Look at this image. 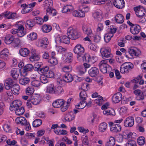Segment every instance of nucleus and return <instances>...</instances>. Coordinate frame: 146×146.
Returning <instances> with one entry per match:
<instances>
[{
    "mask_svg": "<svg viewBox=\"0 0 146 146\" xmlns=\"http://www.w3.org/2000/svg\"><path fill=\"white\" fill-rule=\"evenodd\" d=\"M13 82V80L11 78H9L7 79L4 83L5 88L7 90H9L11 87Z\"/></svg>",
    "mask_w": 146,
    "mask_h": 146,
    "instance_id": "obj_29",
    "label": "nucleus"
},
{
    "mask_svg": "<svg viewBox=\"0 0 146 146\" xmlns=\"http://www.w3.org/2000/svg\"><path fill=\"white\" fill-rule=\"evenodd\" d=\"M41 100L40 95H37L32 97L30 99V102L33 104L37 105L40 103Z\"/></svg>",
    "mask_w": 146,
    "mask_h": 146,
    "instance_id": "obj_22",
    "label": "nucleus"
},
{
    "mask_svg": "<svg viewBox=\"0 0 146 146\" xmlns=\"http://www.w3.org/2000/svg\"><path fill=\"white\" fill-rule=\"evenodd\" d=\"M122 95L120 92H117L112 97L113 102L115 103L119 102L121 99Z\"/></svg>",
    "mask_w": 146,
    "mask_h": 146,
    "instance_id": "obj_24",
    "label": "nucleus"
},
{
    "mask_svg": "<svg viewBox=\"0 0 146 146\" xmlns=\"http://www.w3.org/2000/svg\"><path fill=\"white\" fill-rule=\"evenodd\" d=\"M91 103V101H90L87 103L85 100L81 101L78 105H76L75 107L77 109H82L84 108L86 106L88 107L90 106Z\"/></svg>",
    "mask_w": 146,
    "mask_h": 146,
    "instance_id": "obj_17",
    "label": "nucleus"
},
{
    "mask_svg": "<svg viewBox=\"0 0 146 146\" xmlns=\"http://www.w3.org/2000/svg\"><path fill=\"white\" fill-rule=\"evenodd\" d=\"M26 33V30L24 29L21 30L17 31V36L19 37H22L25 35Z\"/></svg>",
    "mask_w": 146,
    "mask_h": 146,
    "instance_id": "obj_63",
    "label": "nucleus"
},
{
    "mask_svg": "<svg viewBox=\"0 0 146 146\" xmlns=\"http://www.w3.org/2000/svg\"><path fill=\"white\" fill-rule=\"evenodd\" d=\"M113 36V35H111L110 33H108L106 34L104 36V39L105 41L106 42H108Z\"/></svg>",
    "mask_w": 146,
    "mask_h": 146,
    "instance_id": "obj_61",
    "label": "nucleus"
},
{
    "mask_svg": "<svg viewBox=\"0 0 146 146\" xmlns=\"http://www.w3.org/2000/svg\"><path fill=\"white\" fill-rule=\"evenodd\" d=\"M13 37L11 35H7L5 38V42L7 44L11 43L13 40Z\"/></svg>",
    "mask_w": 146,
    "mask_h": 146,
    "instance_id": "obj_43",
    "label": "nucleus"
},
{
    "mask_svg": "<svg viewBox=\"0 0 146 146\" xmlns=\"http://www.w3.org/2000/svg\"><path fill=\"white\" fill-rule=\"evenodd\" d=\"M22 102L20 100H15L11 104L10 110L13 111L17 108H19L21 105Z\"/></svg>",
    "mask_w": 146,
    "mask_h": 146,
    "instance_id": "obj_13",
    "label": "nucleus"
},
{
    "mask_svg": "<svg viewBox=\"0 0 146 146\" xmlns=\"http://www.w3.org/2000/svg\"><path fill=\"white\" fill-rule=\"evenodd\" d=\"M103 113L104 115L107 116L108 115L114 116L115 114V111L113 109L104 110L103 111Z\"/></svg>",
    "mask_w": 146,
    "mask_h": 146,
    "instance_id": "obj_40",
    "label": "nucleus"
},
{
    "mask_svg": "<svg viewBox=\"0 0 146 146\" xmlns=\"http://www.w3.org/2000/svg\"><path fill=\"white\" fill-rule=\"evenodd\" d=\"M93 16L96 21H100L103 18L101 11L99 10L93 13Z\"/></svg>",
    "mask_w": 146,
    "mask_h": 146,
    "instance_id": "obj_28",
    "label": "nucleus"
},
{
    "mask_svg": "<svg viewBox=\"0 0 146 146\" xmlns=\"http://www.w3.org/2000/svg\"><path fill=\"white\" fill-rule=\"evenodd\" d=\"M136 133L131 132H124L123 133V137L126 139L130 140L134 139Z\"/></svg>",
    "mask_w": 146,
    "mask_h": 146,
    "instance_id": "obj_16",
    "label": "nucleus"
},
{
    "mask_svg": "<svg viewBox=\"0 0 146 146\" xmlns=\"http://www.w3.org/2000/svg\"><path fill=\"white\" fill-rule=\"evenodd\" d=\"M42 122V121L41 119H36L33 122V126L35 127H38L41 125Z\"/></svg>",
    "mask_w": 146,
    "mask_h": 146,
    "instance_id": "obj_50",
    "label": "nucleus"
},
{
    "mask_svg": "<svg viewBox=\"0 0 146 146\" xmlns=\"http://www.w3.org/2000/svg\"><path fill=\"white\" fill-rule=\"evenodd\" d=\"M108 124L106 123H101L98 126L99 130L100 132H103L106 130Z\"/></svg>",
    "mask_w": 146,
    "mask_h": 146,
    "instance_id": "obj_36",
    "label": "nucleus"
},
{
    "mask_svg": "<svg viewBox=\"0 0 146 146\" xmlns=\"http://www.w3.org/2000/svg\"><path fill=\"white\" fill-rule=\"evenodd\" d=\"M70 38L66 36H57L55 39V42H60L66 44H68L70 43Z\"/></svg>",
    "mask_w": 146,
    "mask_h": 146,
    "instance_id": "obj_11",
    "label": "nucleus"
},
{
    "mask_svg": "<svg viewBox=\"0 0 146 146\" xmlns=\"http://www.w3.org/2000/svg\"><path fill=\"white\" fill-rule=\"evenodd\" d=\"M115 18L116 21L118 23L121 24L124 22V20L123 16L120 14H117Z\"/></svg>",
    "mask_w": 146,
    "mask_h": 146,
    "instance_id": "obj_35",
    "label": "nucleus"
},
{
    "mask_svg": "<svg viewBox=\"0 0 146 146\" xmlns=\"http://www.w3.org/2000/svg\"><path fill=\"white\" fill-rule=\"evenodd\" d=\"M28 37L32 40H34L37 38V35L36 33L33 32L29 34Z\"/></svg>",
    "mask_w": 146,
    "mask_h": 146,
    "instance_id": "obj_59",
    "label": "nucleus"
},
{
    "mask_svg": "<svg viewBox=\"0 0 146 146\" xmlns=\"http://www.w3.org/2000/svg\"><path fill=\"white\" fill-rule=\"evenodd\" d=\"M24 68L25 71H31L33 69V66L32 64H28L25 66Z\"/></svg>",
    "mask_w": 146,
    "mask_h": 146,
    "instance_id": "obj_64",
    "label": "nucleus"
},
{
    "mask_svg": "<svg viewBox=\"0 0 146 146\" xmlns=\"http://www.w3.org/2000/svg\"><path fill=\"white\" fill-rule=\"evenodd\" d=\"M54 85L53 84H50L47 86L46 92L50 94H53L54 92Z\"/></svg>",
    "mask_w": 146,
    "mask_h": 146,
    "instance_id": "obj_37",
    "label": "nucleus"
},
{
    "mask_svg": "<svg viewBox=\"0 0 146 146\" xmlns=\"http://www.w3.org/2000/svg\"><path fill=\"white\" fill-rule=\"evenodd\" d=\"M49 70V67L46 66L41 68L39 70V72L42 73L43 74V75H45Z\"/></svg>",
    "mask_w": 146,
    "mask_h": 146,
    "instance_id": "obj_53",
    "label": "nucleus"
},
{
    "mask_svg": "<svg viewBox=\"0 0 146 146\" xmlns=\"http://www.w3.org/2000/svg\"><path fill=\"white\" fill-rule=\"evenodd\" d=\"M64 80L66 82H70L73 79V77L70 74L67 73L63 77Z\"/></svg>",
    "mask_w": 146,
    "mask_h": 146,
    "instance_id": "obj_38",
    "label": "nucleus"
},
{
    "mask_svg": "<svg viewBox=\"0 0 146 146\" xmlns=\"http://www.w3.org/2000/svg\"><path fill=\"white\" fill-rule=\"evenodd\" d=\"M107 63V62L106 60H103L99 64L100 70L103 74L109 73L111 70V67Z\"/></svg>",
    "mask_w": 146,
    "mask_h": 146,
    "instance_id": "obj_2",
    "label": "nucleus"
},
{
    "mask_svg": "<svg viewBox=\"0 0 146 146\" xmlns=\"http://www.w3.org/2000/svg\"><path fill=\"white\" fill-rule=\"evenodd\" d=\"M15 113L16 115H20L23 114L25 112V110L24 108L23 107H21L20 108L16 109L15 110Z\"/></svg>",
    "mask_w": 146,
    "mask_h": 146,
    "instance_id": "obj_48",
    "label": "nucleus"
},
{
    "mask_svg": "<svg viewBox=\"0 0 146 146\" xmlns=\"http://www.w3.org/2000/svg\"><path fill=\"white\" fill-rule=\"evenodd\" d=\"M40 56L39 55L37 54H33V55L29 59L32 62H35L38 61L40 59Z\"/></svg>",
    "mask_w": 146,
    "mask_h": 146,
    "instance_id": "obj_46",
    "label": "nucleus"
},
{
    "mask_svg": "<svg viewBox=\"0 0 146 146\" xmlns=\"http://www.w3.org/2000/svg\"><path fill=\"white\" fill-rule=\"evenodd\" d=\"M52 28L51 25L45 24L42 27V29L44 33H48L52 30Z\"/></svg>",
    "mask_w": 146,
    "mask_h": 146,
    "instance_id": "obj_39",
    "label": "nucleus"
},
{
    "mask_svg": "<svg viewBox=\"0 0 146 146\" xmlns=\"http://www.w3.org/2000/svg\"><path fill=\"white\" fill-rule=\"evenodd\" d=\"M8 54V50L7 48H5L1 51L0 57L2 58H5L7 57Z\"/></svg>",
    "mask_w": 146,
    "mask_h": 146,
    "instance_id": "obj_42",
    "label": "nucleus"
},
{
    "mask_svg": "<svg viewBox=\"0 0 146 146\" xmlns=\"http://www.w3.org/2000/svg\"><path fill=\"white\" fill-rule=\"evenodd\" d=\"M109 125L110 127V130L113 133H117L121 131V127L119 124H114L112 122L109 123Z\"/></svg>",
    "mask_w": 146,
    "mask_h": 146,
    "instance_id": "obj_8",
    "label": "nucleus"
},
{
    "mask_svg": "<svg viewBox=\"0 0 146 146\" xmlns=\"http://www.w3.org/2000/svg\"><path fill=\"white\" fill-rule=\"evenodd\" d=\"M21 70L18 68H13L11 71V76L15 80H17L19 76V72Z\"/></svg>",
    "mask_w": 146,
    "mask_h": 146,
    "instance_id": "obj_14",
    "label": "nucleus"
},
{
    "mask_svg": "<svg viewBox=\"0 0 146 146\" xmlns=\"http://www.w3.org/2000/svg\"><path fill=\"white\" fill-rule=\"evenodd\" d=\"M134 120L132 116H129L126 118L124 122V125L126 127H131L134 124Z\"/></svg>",
    "mask_w": 146,
    "mask_h": 146,
    "instance_id": "obj_12",
    "label": "nucleus"
},
{
    "mask_svg": "<svg viewBox=\"0 0 146 146\" xmlns=\"http://www.w3.org/2000/svg\"><path fill=\"white\" fill-rule=\"evenodd\" d=\"M34 91L32 87L29 86L25 89V93L27 95H31L33 94Z\"/></svg>",
    "mask_w": 146,
    "mask_h": 146,
    "instance_id": "obj_47",
    "label": "nucleus"
},
{
    "mask_svg": "<svg viewBox=\"0 0 146 146\" xmlns=\"http://www.w3.org/2000/svg\"><path fill=\"white\" fill-rule=\"evenodd\" d=\"M135 13L138 17H141L145 15L146 13L145 9L140 6L137 7L135 9Z\"/></svg>",
    "mask_w": 146,
    "mask_h": 146,
    "instance_id": "obj_10",
    "label": "nucleus"
},
{
    "mask_svg": "<svg viewBox=\"0 0 146 146\" xmlns=\"http://www.w3.org/2000/svg\"><path fill=\"white\" fill-rule=\"evenodd\" d=\"M63 91V89L62 87L58 86L55 88L54 94L59 95L61 94Z\"/></svg>",
    "mask_w": 146,
    "mask_h": 146,
    "instance_id": "obj_56",
    "label": "nucleus"
},
{
    "mask_svg": "<svg viewBox=\"0 0 146 146\" xmlns=\"http://www.w3.org/2000/svg\"><path fill=\"white\" fill-rule=\"evenodd\" d=\"M133 66V64L130 62H127L122 65L120 67V70L122 73H127L131 69Z\"/></svg>",
    "mask_w": 146,
    "mask_h": 146,
    "instance_id": "obj_6",
    "label": "nucleus"
},
{
    "mask_svg": "<svg viewBox=\"0 0 146 146\" xmlns=\"http://www.w3.org/2000/svg\"><path fill=\"white\" fill-rule=\"evenodd\" d=\"M67 33L69 38L71 39H76L80 36L77 30L72 27H70L68 29Z\"/></svg>",
    "mask_w": 146,
    "mask_h": 146,
    "instance_id": "obj_3",
    "label": "nucleus"
},
{
    "mask_svg": "<svg viewBox=\"0 0 146 146\" xmlns=\"http://www.w3.org/2000/svg\"><path fill=\"white\" fill-rule=\"evenodd\" d=\"M137 142L138 144L140 145H142L145 143V138L143 136H140L138 138Z\"/></svg>",
    "mask_w": 146,
    "mask_h": 146,
    "instance_id": "obj_54",
    "label": "nucleus"
},
{
    "mask_svg": "<svg viewBox=\"0 0 146 146\" xmlns=\"http://www.w3.org/2000/svg\"><path fill=\"white\" fill-rule=\"evenodd\" d=\"M48 44V39L47 38L44 37L42 39L39 40L38 42V46L42 47L44 48H46Z\"/></svg>",
    "mask_w": 146,
    "mask_h": 146,
    "instance_id": "obj_20",
    "label": "nucleus"
},
{
    "mask_svg": "<svg viewBox=\"0 0 146 146\" xmlns=\"http://www.w3.org/2000/svg\"><path fill=\"white\" fill-rule=\"evenodd\" d=\"M73 54L71 52H68L64 56L65 61L66 62L70 63L72 60Z\"/></svg>",
    "mask_w": 146,
    "mask_h": 146,
    "instance_id": "obj_33",
    "label": "nucleus"
},
{
    "mask_svg": "<svg viewBox=\"0 0 146 146\" xmlns=\"http://www.w3.org/2000/svg\"><path fill=\"white\" fill-rule=\"evenodd\" d=\"M126 146H137L136 143L134 139L128 140L125 144Z\"/></svg>",
    "mask_w": 146,
    "mask_h": 146,
    "instance_id": "obj_57",
    "label": "nucleus"
},
{
    "mask_svg": "<svg viewBox=\"0 0 146 146\" xmlns=\"http://www.w3.org/2000/svg\"><path fill=\"white\" fill-rule=\"evenodd\" d=\"M30 82V79L27 77H25L24 78H21L19 80V83L23 85H25L29 84Z\"/></svg>",
    "mask_w": 146,
    "mask_h": 146,
    "instance_id": "obj_45",
    "label": "nucleus"
},
{
    "mask_svg": "<svg viewBox=\"0 0 146 146\" xmlns=\"http://www.w3.org/2000/svg\"><path fill=\"white\" fill-rule=\"evenodd\" d=\"M82 30L83 33L89 36H91L93 35L91 27L88 25L83 24L82 25Z\"/></svg>",
    "mask_w": 146,
    "mask_h": 146,
    "instance_id": "obj_9",
    "label": "nucleus"
},
{
    "mask_svg": "<svg viewBox=\"0 0 146 146\" xmlns=\"http://www.w3.org/2000/svg\"><path fill=\"white\" fill-rule=\"evenodd\" d=\"M19 86L17 84L13 85L11 88V90L12 93L15 95L19 94Z\"/></svg>",
    "mask_w": 146,
    "mask_h": 146,
    "instance_id": "obj_32",
    "label": "nucleus"
},
{
    "mask_svg": "<svg viewBox=\"0 0 146 146\" xmlns=\"http://www.w3.org/2000/svg\"><path fill=\"white\" fill-rule=\"evenodd\" d=\"M133 93L136 96V98L137 100H140L144 99V95L143 92L139 89L134 90Z\"/></svg>",
    "mask_w": 146,
    "mask_h": 146,
    "instance_id": "obj_15",
    "label": "nucleus"
},
{
    "mask_svg": "<svg viewBox=\"0 0 146 146\" xmlns=\"http://www.w3.org/2000/svg\"><path fill=\"white\" fill-rule=\"evenodd\" d=\"M113 4L117 8L121 9L125 7V3L124 0H115Z\"/></svg>",
    "mask_w": 146,
    "mask_h": 146,
    "instance_id": "obj_18",
    "label": "nucleus"
},
{
    "mask_svg": "<svg viewBox=\"0 0 146 146\" xmlns=\"http://www.w3.org/2000/svg\"><path fill=\"white\" fill-rule=\"evenodd\" d=\"M21 7L23 8V9L21 11V12L22 13H26L32 11V9L30 8L26 3L21 4Z\"/></svg>",
    "mask_w": 146,
    "mask_h": 146,
    "instance_id": "obj_30",
    "label": "nucleus"
},
{
    "mask_svg": "<svg viewBox=\"0 0 146 146\" xmlns=\"http://www.w3.org/2000/svg\"><path fill=\"white\" fill-rule=\"evenodd\" d=\"M23 25V21H19L17 22L15 25L16 29L17 30V31L21 30L23 29L24 28Z\"/></svg>",
    "mask_w": 146,
    "mask_h": 146,
    "instance_id": "obj_41",
    "label": "nucleus"
},
{
    "mask_svg": "<svg viewBox=\"0 0 146 146\" xmlns=\"http://www.w3.org/2000/svg\"><path fill=\"white\" fill-rule=\"evenodd\" d=\"M141 27L138 25H134L130 27V32L133 35L138 34L140 31Z\"/></svg>",
    "mask_w": 146,
    "mask_h": 146,
    "instance_id": "obj_25",
    "label": "nucleus"
},
{
    "mask_svg": "<svg viewBox=\"0 0 146 146\" xmlns=\"http://www.w3.org/2000/svg\"><path fill=\"white\" fill-rule=\"evenodd\" d=\"M75 117V115L73 112L70 111L65 114L64 119L66 121H71L73 120Z\"/></svg>",
    "mask_w": 146,
    "mask_h": 146,
    "instance_id": "obj_19",
    "label": "nucleus"
},
{
    "mask_svg": "<svg viewBox=\"0 0 146 146\" xmlns=\"http://www.w3.org/2000/svg\"><path fill=\"white\" fill-rule=\"evenodd\" d=\"M48 62L53 65H56L58 63V61L56 58H51L48 60Z\"/></svg>",
    "mask_w": 146,
    "mask_h": 146,
    "instance_id": "obj_62",
    "label": "nucleus"
},
{
    "mask_svg": "<svg viewBox=\"0 0 146 146\" xmlns=\"http://www.w3.org/2000/svg\"><path fill=\"white\" fill-rule=\"evenodd\" d=\"M98 96V98L95 100V102L98 105L101 106L103 102V99L102 96Z\"/></svg>",
    "mask_w": 146,
    "mask_h": 146,
    "instance_id": "obj_60",
    "label": "nucleus"
},
{
    "mask_svg": "<svg viewBox=\"0 0 146 146\" xmlns=\"http://www.w3.org/2000/svg\"><path fill=\"white\" fill-rule=\"evenodd\" d=\"M73 51L77 55V57L78 60H82L86 62H94L92 61V59H93V58L90 57L88 54H83L84 52V48L81 44H78L76 45L73 49Z\"/></svg>",
    "mask_w": 146,
    "mask_h": 146,
    "instance_id": "obj_1",
    "label": "nucleus"
},
{
    "mask_svg": "<svg viewBox=\"0 0 146 146\" xmlns=\"http://www.w3.org/2000/svg\"><path fill=\"white\" fill-rule=\"evenodd\" d=\"M15 121L17 123H20L22 125L25 126L26 130L28 131L31 129L29 123L27 121V120L24 117H17L15 119Z\"/></svg>",
    "mask_w": 146,
    "mask_h": 146,
    "instance_id": "obj_4",
    "label": "nucleus"
},
{
    "mask_svg": "<svg viewBox=\"0 0 146 146\" xmlns=\"http://www.w3.org/2000/svg\"><path fill=\"white\" fill-rule=\"evenodd\" d=\"M82 143L85 145H88L89 142L88 137L86 135H83L82 137Z\"/></svg>",
    "mask_w": 146,
    "mask_h": 146,
    "instance_id": "obj_51",
    "label": "nucleus"
},
{
    "mask_svg": "<svg viewBox=\"0 0 146 146\" xmlns=\"http://www.w3.org/2000/svg\"><path fill=\"white\" fill-rule=\"evenodd\" d=\"M42 62H39L35 63L34 66V70L36 71H39L40 69V68L42 65Z\"/></svg>",
    "mask_w": 146,
    "mask_h": 146,
    "instance_id": "obj_52",
    "label": "nucleus"
},
{
    "mask_svg": "<svg viewBox=\"0 0 146 146\" xmlns=\"http://www.w3.org/2000/svg\"><path fill=\"white\" fill-rule=\"evenodd\" d=\"M29 52V50L26 48H21L19 50V53L20 55L23 57L27 56Z\"/></svg>",
    "mask_w": 146,
    "mask_h": 146,
    "instance_id": "obj_31",
    "label": "nucleus"
},
{
    "mask_svg": "<svg viewBox=\"0 0 146 146\" xmlns=\"http://www.w3.org/2000/svg\"><path fill=\"white\" fill-rule=\"evenodd\" d=\"M34 19L27 20L26 22L25 26L27 29H31L35 25Z\"/></svg>",
    "mask_w": 146,
    "mask_h": 146,
    "instance_id": "obj_34",
    "label": "nucleus"
},
{
    "mask_svg": "<svg viewBox=\"0 0 146 146\" xmlns=\"http://www.w3.org/2000/svg\"><path fill=\"white\" fill-rule=\"evenodd\" d=\"M74 10V7L72 5H68L64 6L63 7L62 10L63 13H69L72 12Z\"/></svg>",
    "mask_w": 146,
    "mask_h": 146,
    "instance_id": "obj_27",
    "label": "nucleus"
},
{
    "mask_svg": "<svg viewBox=\"0 0 146 146\" xmlns=\"http://www.w3.org/2000/svg\"><path fill=\"white\" fill-rule=\"evenodd\" d=\"M47 13H48L51 16L54 17L56 15L57 12L56 10L52 8L50 9L49 11H46Z\"/></svg>",
    "mask_w": 146,
    "mask_h": 146,
    "instance_id": "obj_58",
    "label": "nucleus"
},
{
    "mask_svg": "<svg viewBox=\"0 0 146 146\" xmlns=\"http://www.w3.org/2000/svg\"><path fill=\"white\" fill-rule=\"evenodd\" d=\"M98 69L96 67H92L88 70L89 75L91 77H96L99 73Z\"/></svg>",
    "mask_w": 146,
    "mask_h": 146,
    "instance_id": "obj_21",
    "label": "nucleus"
},
{
    "mask_svg": "<svg viewBox=\"0 0 146 146\" xmlns=\"http://www.w3.org/2000/svg\"><path fill=\"white\" fill-rule=\"evenodd\" d=\"M115 143V140L112 137H110L109 141L106 144V146H113Z\"/></svg>",
    "mask_w": 146,
    "mask_h": 146,
    "instance_id": "obj_44",
    "label": "nucleus"
},
{
    "mask_svg": "<svg viewBox=\"0 0 146 146\" xmlns=\"http://www.w3.org/2000/svg\"><path fill=\"white\" fill-rule=\"evenodd\" d=\"M64 103V101L62 99H57L52 103L53 106L55 108H59L61 107Z\"/></svg>",
    "mask_w": 146,
    "mask_h": 146,
    "instance_id": "obj_23",
    "label": "nucleus"
},
{
    "mask_svg": "<svg viewBox=\"0 0 146 146\" xmlns=\"http://www.w3.org/2000/svg\"><path fill=\"white\" fill-rule=\"evenodd\" d=\"M20 43V40L18 38H13V40L12 42L13 46L15 47H17L18 46Z\"/></svg>",
    "mask_w": 146,
    "mask_h": 146,
    "instance_id": "obj_55",
    "label": "nucleus"
},
{
    "mask_svg": "<svg viewBox=\"0 0 146 146\" xmlns=\"http://www.w3.org/2000/svg\"><path fill=\"white\" fill-rule=\"evenodd\" d=\"M79 95L81 101L85 100L87 97L86 92L84 90L80 92Z\"/></svg>",
    "mask_w": 146,
    "mask_h": 146,
    "instance_id": "obj_49",
    "label": "nucleus"
},
{
    "mask_svg": "<svg viewBox=\"0 0 146 146\" xmlns=\"http://www.w3.org/2000/svg\"><path fill=\"white\" fill-rule=\"evenodd\" d=\"M100 52L102 57L104 59L107 60V58L112 56V55L111 54V50L110 48H101Z\"/></svg>",
    "mask_w": 146,
    "mask_h": 146,
    "instance_id": "obj_5",
    "label": "nucleus"
},
{
    "mask_svg": "<svg viewBox=\"0 0 146 146\" xmlns=\"http://www.w3.org/2000/svg\"><path fill=\"white\" fill-rule=\"evenodd\" d=\"M46 11H49L50 9H52L53 6V2L52 0H47L44 2Z\"/></svg>",
    "mask_w": 146,
    "mask_h": 146,
    "instance_id": "obj_26",
    "label": "nucleus"
},
{
    "mask_svg": "<svg viewBox=\"0 0 146 146\" xmlns=\"http://www.w3.org/2000/svg\"><path fill=\"white\" fill-rule=\"evenodd\" d=\"M128 53H129L130 55L132 56H137L140 54V51L135 48L131 47L128 48V51L126 52L125 53V56L127 58L129 57L127 55Z\"/></svg>",
    "mask_w": 146,
    "mask_h": 146,
    "instance_id": "obj_7",
    "label": "nucleus"
}]
</instances>
